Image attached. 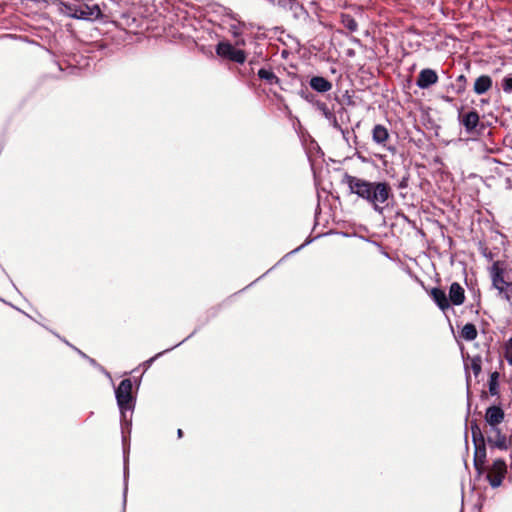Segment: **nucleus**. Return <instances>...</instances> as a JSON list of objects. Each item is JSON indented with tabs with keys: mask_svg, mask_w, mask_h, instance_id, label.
<instances>
[{
	"mask_svg": "<svg viewBox=\"0 0 512 512\" xmlns=\"http://www.w3.org/2000/svg\"><path fill=\"white\" fill-rule=\"evenodd\" d=\"M177 435H178L179 438H181L182 435H183V431L181 429H178Z\"/></svg>",
	"mask_w": 512,
	"mask_h": 512,
	"instance_id": "c756f323",
	"label": "nucleus"
},
{
	"mask_svg": "<svg viewBox=\"0 0 512 512\" xmlns=\"http://www.w3.org/2000/svg\"><path fill=\"white\" fill-rule=\"evenodd\" d=\"M305 244L301 245L300 247L296 248L293 252L299 251Z\"/></svg>",
	"mask_w": 512,
	"mask_h": 512,
	"instance_id": "7c9ffc66",
	"label": "nucleus"
},
{
	"mask_svg": "<svg viewBox=\"0 0 512 512\" xmlns=\"http://www.w3.org/2000/svg\"><path fill=\"white\" fill-rule=\"evenodd\" d=\"M321 109H322V112H324V114L327 116L329 113L328 109H327V106L325 104H321Z\"/></svg>",
	"mask_w": 512,
	"mask_h": 512,
	"instance_id": "bb28decb",
	"label": "nucleus"
},
{
	"mask_svg": "<svg viewBox=\"0 0 512 512\" xmlns=\"http://www.w3.org/2000/svg\"><path fill=\"white\" fill-rule=\"evenodd\" d=\"M478 123L479 115L476 111H470L463 116L462 124L468 131L475 129Z\"/></svg>",
	"mask_w": 512,
	"mask_h": 512,
	"instance_id": "2eb2a0df",
	"label": "nucleus"
},
{
	"mask_svg": "<svg viewBox=\"0 0 512 512\" xmlns=\"http://www.w3.org/2000/svg\"><path fill=\"white\" fill-rule=\"evenodd\" d=\"M310 87L319 93H325L332 89V83L321 76H314L309 81Z\"/></svg>",
	"mask_w": 512,
	"mask_h": 512,
	"instance_id": "9b49d317",
	"label": "nucleus"
},
{
	"mask_svg": "<svg viewBox=\"0 0 512 512\" xmlns=\"http://www.w3.org/2000/svg\"><path fill=\"white\" fill-rule=\"evenodd\" d=\"M430 296L442 311H445L450 307L449 300L444 290L440 288H432Z\"/></svg>",
	"mask_w": 512,
	"mask_h": 512,
	"instance_id": "9d476101",
	"label": "nucleus"
},
{
	"mask_svg": "<svg viewBox=\"0 0 512 512\" xmlns=\"http://www.w3.org/2000/svg\"><path fill=\"white\" fill-rule=\"evenodd\" d=\"M498 373L494 372L491 374L489 379V392L491 395L498 394Z\"/></svg>",
	"mask_w": 512,
	"mask_h": 512,
	"instance_id": "6ab92c4d",
	"label": "nucleus"
},
{
	"mask_svg": "<svg viewBox=\"0 0 512 512\" xmlns=\"http://www.w3.org/2000/svg\"><path fill=\"white\" fill-rule=\"evenodd\" d=\"M126 459L124 460V504L126 503V494H127V477H128V468Z\"/></svg>",
	"mask_w": 512,
	"mask_h": 512,
	"instance_id": "5701e85b",
	"label": "nucleus"
},
{
	"mask_svg": "<svg viewBox=\"0 0 512 512\" xmlns=\"http://www.w3.org/2000/svg\"><path fill=\"white\" fill-rule=\"evenodd\" d=\"M453 305L459 306L462 305L465 301V291L462 286L454 282L450 285L449 288V299Z\"/></svg>",
	"mask_w": 512,
	"mask_h": 512,
	"instance_id": "1a4fd4ad",
	"label": "nucleus"
},
{
	"mask_svg": "<svg viewBox=\"0 0 512 512\" xmlns=\"http://www.w3.org/2000/svg\"><path fill=\"white\" fill-rule=\"evenodd\" d=\"M344 183L351 193L367 201L373 210L382 214L391 196V187L386 182H370L356 176L345 174Z\"/></svg>",
	"mask_w": 512,
	"mask_h": 512,
	"instance_id": "f257e3e1",
	"label": "nucleus"
},
{
	"mask_svg": "<svg viewBox=\"0 0 512 512\" xmlns=\"http://www.w3.org/2000/svg\"><path fill=\"white\" fill-rule=\"evenodd\" d=\"M65 8L67 14L76 19L95 20L102 15L101 9L97 4L70 3L65 5Z\"/></svg>",
	"mask_w": 512,
	"mask_h": 512,
	"instance_id": "20e7f679",
	"label": "nucleus"
},
{
	"mask_svg": "<svg viewBox=\"0 0 512 512\" xmlns=\"http://www.w3.org/2000/svg\"><path fill=\"white\" fill-rule=\"evenodd\" d=\"M493 432L495 433V436L488 437V443L500 450H507L508 443L506 436L501 433L500 429H495Z\"/></svg>",
	"mask_w": 512,
	"mask_h": 512,
	"instance_id": "4468645a",
	"label": "nucleus"
},
{
	"mask_svg": "<svg viewBox=\"0 0 512 512\" xmlns=\"http://www.w3.org/2000/svg\"><path fill=\"white\" fill-rule=\"evenodd\" d=\"M257 74L260 79L267 81L269 84H277L279 82L278 77L271 70L261 68Z\"/></svg>",
	"mask_w": 512,
	"mask_h": 512,
	"instance_id": "a211bd4d",
	"label": "nucleus"
},
{
	"mask_svg": "<svg viewBox=\"0 0 512 512\" xmlns=\"http://www.w3.org/2000/svg\"><path fill=\"white\" fill-rule=\"evenodd\" d=\"M115 397L121 414L122 429L129 426L131 421L127 419L126 412L133 411L134 398L132 396V381L123 379L119 386L115 389Z\"/></svg>",
	"mask_w": 512,
	"mask_h": 512,
	"instance_id": "f03ea898",
	"label": "nucleus"
},
{
	"mask_svg": "<svg viewBox=\"0 0 512 512\" xmlns=\"http://www.w3.org/2000/svg\"><path fill=\"white\" fill-rule=\"evenodd\" d=\"M216 52L219 56L239 64H243L246 60L244 51L236 49L230 43L220 42L216 47Z\"/></svg>",
	"mask_w": 512,
	"mask_h": 512,
	"instance_id": "39448f33",
	"label": "nucleus"
},
{
	"mask_svg": "<svg viewBox=\"0 0 512 512\" xmlns=\"http://www.w3.org/2000/svg\"><path fill=\"white\" fill-rule=\"evenodd\" d=\"M437 81H438L437 73L433 69L426 68V69H423L420 71L417 81H416V85L420 89H427L431 85L437 83Z\"/></svg>",
	"mask_w": 512,
	"mask_h": 512,
	"instance_id": "0eeeda50",
	"label": "nucleus"
},
{
	"mask_svg": "<svg viewBox=\"0 0 512 512\" xmlns=\"http://www.w3.org/2000/svg\"><path fill=\"white\" fill-rule=\"evenodd\" d=\"M442 98L446 102H452V98H450L449 96H443Z\"/></svg>",
	"mask_w": 512,
	"mask_h": 512,
	"instance_id": "c85d7f7f",
	"label": "nucleus"
},
{
	"mask_svg": "<svg viewBox=\"0 0 512 512\" xmlns=\"http://www.w3.org/2000/svg\"><path fill=\"white\" fill-rule=\"evenodd\" d=\"M465 81H466V78H465V76H464V75H460V76H458V78H457V82H460L461 84H464V83H465Z\"/></svg>",
	"mask_w": 512,
	"mask_h": 512,
	"instance_id": "a878e982",
	"label": "nucleus"
},
{
	"mask_svg": "<svg viewBox=\"0 0 512 512\" xmlns=\"http://www.w3.org/2000/svg\"><path fill=\"white\" fill-rule=\"evenodd\" d=\"M461 337L466 341H473L477 337V329L474 324L467 323L461 330Z\"/></svg>",
	"mask_w": 512,
	"mask_h": 512,
	"instance_id": "f3484780",
	"label": "nucleus"
},
{
	"mask_svg": "<svg viewBox=\"0 0 512 512\" xmlns=\"http://www.w3.org/2000/svg\"><path fill=\"white\" fill-rule=\"evenodd\" d=\"M504 411L499 406H490L485 413L486 422L492 427V430L498 429L497 426L504 420Z\"/></svg>",
	"mask_w": 512,
	"mask_h": 512,
	"instance_id": "6e6552de",
	"label": "nucleus"
},
{
	"mask_svg": "<svg viewBox=\"0 0 512 512\" xmlns=\"http://www.w3.org/2000/svg\"><path fill=\"white\" fill-rule=\"evenodd\" d=\"M492 83H493V81L490 76L481 75L475 80L474 86H473V91L477 95L485 94L488 90L491 89Z\"/></svg>",
	"mask_w": 512,
	"mask_h": 512,
	"instance_id": "f8f14e48",
	"label": "nucleus"
},
{
	"mask_svg": "<svg viewBox=\"0 0 512 512\" xmlns=\"http://www.w3.org/2000/svg\"><path fill=\"white\" fill-rule=\"evenodd\" d=\"M502 88L504 92L511 93L512 92V76H506L502 82Z\"/></svg>",
	"mask_w": 512,
	"mask_h": 512,
	"instance_id": "4be33fe9",
	"label": "nucleus"
},
{
	"mask_svg": "<svg viewBox=\"0 0 512 512\" xmlns=\"http://www.w3.org/2000/svg\"><path fill=\"white\" fill-rule=\"evenodd\" d=\"M163 354V352H160L158 354H156L154 357L148 359L147 361H145L142 365L144 367L145 370H147L151 365L152 363L155 361L156 358H158L159 356H161Z\"/></svg>",
	"mask_w": 512,
	"mask_h": 512,
	"instance_id": "b1692460",
	"label": "nucleus"
},
{
	"mask_svg": "<svg viewBox=\"0 0 512 512\" xmlns=\"http://www.w3.org/2000/svg\"><path fill=\"white\" fill-rule=\"evenodd\" d=\"M465 90V85L464 84H461L458 86L457 88V93L460 94L462 93L463 91Z\"/></svg>",
	"mask_w": 512,
	"mask_h": 512,
	"instance_id": "cd10ccee",
	"label": "nucleus"
},
{
	"mask_svg": "<svg viewBox=\"0 0 512 512\" xmlns=\"http://www.w3.org/2000/svg\"><path fill=\"white\" fill-rule=\"evenodd\" d=\"M89 361H90L91 364H95V360L89 359Z\"/></svg>",
	"mask_w": 512,
	"mask_h": 512,
	"instance_id": "2f4dec72",
	"label": "nucleus"
},
{
	"mask_svg": "<svg viewBox=\"0 0 512 512\" xmlns=\"http://www.w3.org/2000/svg\"><path fill=\"white\" fill-rule=\"evenodd\" d=\"M505 358L512 365V337L507 341L505 346Z\"/></svg>",
	"mask_w": 512,
	"mask_h": 512,
	"instance_id": "412c9836",
	"label": "nucleus"
},
{
	"mask_svg": "<svg viewBox=\"0 0 512 512\" xmlns=\"http://www.w3.org/2000/svg\"><path fill=\"white\" fill-rule=\"evenodd\" d=\"M507 472V466L504 460L497 459L493 462L492 467L490 468L489 473L487 474V479L493 488H497L502 484V481Z\"/></svg>",
	"mask_w": 512,
	"mask_h": 512,
	"instance_id": "423d86ee",
	"label": "nucleus"
},
{
	"mask_svg": "<svg viewBox=\"0 0 512 512\" xmlns=\"http://www.w3.org/2000/svg\"><path fill=\"white\" fill-rule=\"evenodd\" d=\"M388 138V130L383 125L377 124L374 126L372 130V139L376 144L385 146Z\"/></svg>",
	"mask_w": 512,
	"mask_h": 512,
	"instance_id": "ddd939ff",
	"label": "nucleus"
},
{
	"mask_svg": "<svg viewBox=\"0 0 512 512\" xmlns=\"http://www.w3.org/2000/svg\"><path fill=\"white\" fill-rule=\"evenodd\" d=\"M170 350H173V347H170ZM169 351V349H166L165 351H163V353Z\"/></svg>",
	"mask_w": 512,
	"mask_h": 512,
	"instance_id": "473e14b6",
	"label": "nucleus"
},
{
	"mask_svg": "<svg viewBox=\"0 0 512 512\" xmlns=\"http://www.w3.org/2000/svg\"><path fill=\"white\" fill-rule=\"evenodd\" d=\"M342 22L344 24V26L351 32H354L357 30V27H358V24L357 22L355 21L354 18H352L351 16L349 15H345L343 16V19H342Z\"/></svg>",
	"mask_w": 512,
	"mask_h": 512,
	"instance_id": "aec40b11",
	"label": "nucleus"
},
{
	"mask_svg": "<svg viewBox=\"0 0 512 512\" xmlns=\"http://www.w3.org/2000/svg\"><path fill=\"white\" fill-rule=\"evenodd\" d=\"M471 369L474 372L475 376H477L481 371V365L478 361L473 360L471 363Z\"/></svg>",
	"mask_w": 512,
	"mask_h": 512,
	"instance_id": "393cba45",
	"label": "nucleus"
},
{
	"mask_svg": "<svg viewBox=\"0 0 512 512\" xmlns=\"http://www.w3.org/2000/svg\"><path fill=\"white\" fill-rule=\"evenodd\" d=\"M492 286L498 291V296L506 300L512 307V282H508L503 277V269L499 262L493 263L490 268Z\"/></svg>",
	"mask_w": 512,
	"mask_h": 512,
	"instance_id": "7ed1b4c3",
	"label": "nucleus"
},
{
	"mask_svg": "<svg viewBox=\"0 0 512 512\" xmlns=\"http://www.w3.org/2000/svg\"><path fill=\"white\" fill-rule=\"evenodd\" d=\"M471 433H472V440H473L475 446L476 447H478V446L484 447L485 439H484V436H483V433H482L480 427L478 426V424L476 422L471 423Z\"/></svg>",
	"mask_w": 512,
	"mask_h": 512,
	"instance_id": "dca6fc26",
	"label": "nucleus"
}]
</instances>
